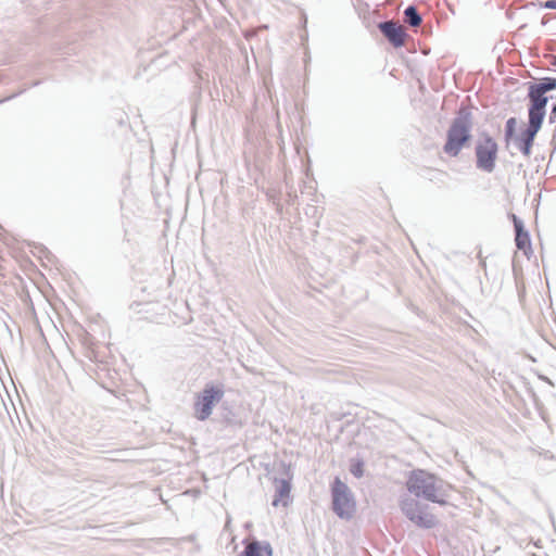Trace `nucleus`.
I'll use <instances>...</instances> for the list:
<instances>
[{"mask_svg":"<svg viewBox=\"0 0 556 556\" xmlns=\"http://www.w3.org/2000/svg\"><path fill=\"white\" fill-rule=\"evenodd\" d=\"M378 27L394 48H401L405 45V29L399 23L393 21L382 22Z\"/></svg>","mask_w":556,"mask_h":556,"instance_id":"6e6552de","label":"nucleus"},{"mask_svg":"<svg viewBox=\"0 0 556 556\" xmlns=\"http://www.w3.org/2000/svg\"><path fill=\"white\" fill-rule=\"evenodd\" d=\"M331 492L334 513L342 519L352 518L356 510V504L348 485L339 478H336Z\"/></svg>","mask_w":556,"mask_h":556,"instance_id":"39448f33","label":"nucleus"},{"mask_svg":"<svg viewBox=\"0 0 556 556\" xmlns=\"http://www.w3.org/2000/svg\"><path fill=\"white\" fill-rule=\"evenodd\" d=\"M224 395L222 388L206 386L204 390L197 395L194 401V413L198 419L205 420L212 414L215 403L219 402Z\"/></svg>","mask_w":556,"mask_h":556,"instance_id":"423d86ee","label":"nucleus"},{"mask_svg":"<svg viewBox=\"0 0 556 556\" xmlns=\"http://www.w3.org/2000/svg\"><path fill=\"white\" fill-rule=\"evenodd\" d=\"M546 9H556V0H548L544 3Z\"/></svg>","mask_w":556,"mask_h":556,"instance_id":"dca6fc26","label":"nucleus"},{"mask_svg":"<svg viewBox=\"0 0 556 556\" xmlns=\"http://www.w3.org/2000/svg\"><path fill=\"white\" fill-rule=\"evenodd\" d=\"M363 467H364V466H363V463H362V462H354V463L351 465L350 470H351V472H352L355 477L359 478V477H362V476H363V472H364Z\"/></svg>","mask_w":556,"mask_h":556,"instance_id":"2eb2a0df","label":"nucleus"},{"mask_svg":"<svg viewBox=\"0 0 556 556\" xmlns=\"http://www.w3.org/2000/svg\"><path fill=\"white\" fill-rule=\"evenodd\" d=\"M514 225L516 229V245L519 250L525 252L531 249L530 237L527 231L523 230L522 224L516 217H514Z\"/></svg>","mask_w":556,"mask_h":556,"instance_id":"f8f14e48","label":"nucleus"},{"mask_svg":"<svg viewBox=\"0 0 556 556\" xmlns=\"http://www.w3.org/2000/svg\"><path fill=\"white\" fill-rule=\"evenodd\" d=\"M404 14H405V17H406V22L414 26V27H417L421 24V17L420 15L418 14L417 10L415 7H408L405 11H404Z\"/></svg>","mask_w":556,"mask_h":556,"instance_id":"ddd939ff","label":"nucleus"},{"mask_svg":"<svg viewBox=\"0 0 556 556\" xmlns=\"http://www.w3.org/2000/svg\"><path fill=\"white\" fill-rule=\"evenodd\" d=\"M554 89H556V78L551 77H545L539 83L529 85V121L540 124L543 123L545 106L547 104V97L545 93Z\"/></svg>","mask_w":556,"mask_h":556,"instance_id":"f03ea898","label":"nucleus"},{"mask_svg":"<svg viewBox=\"0 0 556 556\" xmlns=\"http://www.w3.org/2000/svg\"><path fill=\"white\" fill-rule=\"evenodd\" d=\"M405 486L407 492L415 497L441 506L448 504L454 490L453 485L440 476L420 468L413 469L407 473Z\"/></svg>","mask_w":556,"mask_h":556,"instance_id":"f257e3e1","label":"nucleus"},{"mask_svg":"<svg viewBox=\"0 0 556 556\" xmlns=\"http://www.w3.org/2000/svg\"><path fill=\"white\" fill-rule=\"evenodd\" d=\"M476 165L479 169L494 170L498 155V144L489 134H482L475 146Z\"/></svg>","mask_w":556,"mask_h":556,"instance_id":"20e7f679","label":"nucleus"},{"mask_svg":"<svg viewBox=\"0 0 556 556\" xmlns=\"http://www.w3.org/2000/svg\"><path fill=\"white\" fill-rule=\"evenodd\" d=\"M542 124L529 121V125L526 130L516 139V143L525 156L531 155V149L533 146L534 138Z\"/></svg>","mask_w":556,"mask_h":556,"instance_id":"1a4fd4ad","label":"nucleus"},{"mask_svg":"<svg viewBox=\"0 0 556 556\" xmlns=\"http://www.w3.org/2000/svg\"><path fill=\"white\" fill-rule=\"evenodd\" d=\"M242 556H273V548L268 543L254 541L245 546Z\"/></svg>","mask_w":556,"mask_h":556,"instance_id":"9b49d317","label":"nucleus"},{"mask_svg":"<svg viewBox=\"0 0 556 556\" xmlns=\"http://www.w3.org/2000/svg\"><path fill=\"white\" fill-rule=\"evenodd\" d=\"M401 508L406 517L419 527L432 528L435 525L434 516L418 503L405 501Z\"/></svg>","mask_w":556,"mask_h":556,"instance_id":"0eeeda50","label":"nucleus"},{"mask_svg":"<svg viewBox=\"0 0 556 556\" xmlns=\"http://www.w3.org/2000/svg\"><path fill=\"white\" fill-rule=\"evenodd\" d=\"M516 126H517V121L515 117H510L507 122H506V126H505V140L507 143H509L513 138H514V135H515V130H516Z\"/></svg>","mask_w":556,"mask_h":556,"instance_id":"4468645a","label":"nucleus"},{"mask_svg":"<svg viewBox=\"0 0 556 556\" xmlns=\"http://www.w3.org/2000/svg\"><path fill=\"white\" fill-rule=\"evenodd\" d=\"M290 493H291L290 482L287 480L280 481L279 486L277 489V493L273 501V506L274 507H279V506L287 507L291 500Z\"/></svg>","mask_w":556,"mask_h":556,"instance_id":"9d476101","label":"nucleus"},{"mask_svg":"<svg viewBox=\"0 0 556 556\" xmlns=\"http://www.w3.org/2000/svg\"><path fill=\"white\" fill-rule=\"evenodd\" d=\"M552 115H553V116H556V105H555V106L553 108V110H552Z\"/></svg>","mask_w":556,"mask_h":556,"instance_id":"f3484780","label":"nucleus"},{"mask_svg":"<svg viewBox=\"0 0 556 556\" xmlns=\"http://www.w3.org/2000/svg\"><path fill=\"white\" fill-rule=\"evenodd\" d=\"M470 140L469 124L462 118L453 121L446 131L442 151L448 157H458Z\"/></svg>","mask_w":556,"mask_h":556,"instance_id":"7ed1b4c3","label":"nucleus"}]
</instances>
